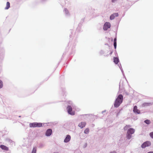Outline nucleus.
<instances>
[{
    "label": "nucleus",
    "instance_id": "nucleus-1",
    "mask_svg": "<svg viewBox=\"0 0 153 153\" xmlns=\"http://www.w3.org/2000/svg\"><path fill=\"white\" fill-rule=\"evenodd\" d=\"M123 100V97L122 94H120L116 98L114 104L115 107H118L122 102Z\"/></svg>",
    "mask_w": 153,
    "mask_h": 153
},
{
    "label": "nucleus",
    "instance_id": "nucleus-2",
    "mask_svg": "<svg viewBox=\"0 0 153 153\" xmlns=\"http://www.w3.org/2000/svg\"><path fill=\"white\" fill-rule=\"evenodd\" d=\"M134 129L132 128H130L128 130L126 135V137L128 139H130L131 137V134L134 133Z\"/></svg>",
    "mask_w": 153,
    "mask_h": 153
},
{
    "label": "nucleus",
    "instance_id": "nucleus-3",
    "mask_svg": "<svg viewBox=\"0 0 153 153\" xmlns=\"http://www.w3.org/2000/svg\"><path fill=\"white\" fill-rule=\"evenodd\" d=\"M42 124L40 123H30L29 124V126L30 128L31 127H40L42 126Z\"/></svg>",
    "mask_w": 153,
    "mask_h": 153
},
{
    "label": "nucleus",
    "instance_id": "nucleus-4",
    "mask_svg": "<svg viewBox=\"0 0 153 153\" xmlns=\"http://www.w3.org/2000/svg\"><path fill=\"white\" fill-rule=\"evenodd\" d=\"M67 109L69 114L73 115L75 114V111H72V108L70 105H68L67 107Z\"/></svg>",
    "mask_w": 153,
    "mask_h": 153
},
{
    "label": "nucleus",
    "instance_id": "nucleus-5",
    "mask_svg": "<svg viewBox=\"0 0 153 153\" xmlns=\"http://www.w3.org/2000/svg\"><path fill=\"white\" fill-rule=\"evenodd\" d=\"M111 25L108 22H106L104 25L103 26V29L105 30H108V28L110 27Z\"/></svg>",
    "mask_w": 153,
    "mask_h": 153
},
{
    "label": "nucleus",
    "instance_id": "nucleus-6",
    "mask_svg": "<svg viewBox=\"0 0 153 153\" xmlns=\"http://www.w3.org/2000/svg\"><path fill=\"white\" fill-rule=\"evenodd\" d=\"M151 143L149 141H146L143 143L141 145V147L143 148H145L147 146H150Z\"/></svg>",
    "mask_w": 153,
    "mask_h": 153
},
{
    "label": "nucleus",
    "instance_id": "nucleus-7",
    "mask_svg": "<svg viewBox=\"0 0 153 153\" xmlns=\"http://www.w3.org/2000/svg\"><path fill=\"white\" fill-rule=\"evenodd\" d=\"M86 125V123L85 122H81L78 124V126L81 128L84 127Z\"/></svg>",
    "mask_w": 153,
    "mask_h": 153
},
{
    "label": "nucleus",
    "instance_id": "nucleus-8",
    "mask_svg": "<svg viewBox=\"0 0 153 153\" xmlns=\"http://www.w3.org/2000/svg\"><path fill=\"white\" fill-rule=\"evenodd\" d=\"M52 133V130L51 129H48L46 131V135L47 136H50Z\"/></svg>",
    "mask_w": 153,
    "mask_h": 153
},
{
    "label": "nucleus",
    "instance_id": "nucleus-9",
    "mask_svg": "<svg viewBox=\"0 0 153 153\" xmlns=\"http://www.w3.org/2000/svg\"><path fill=\"white\" fill-rule=\"evenodd\" d=\"M71 136L69 135H67L64 140V142L65 143H67L70 140Z\"/></svg>",
    "mask_w": 153,
    "mask_h": 153
},
{
    "label": "nucleus",
    "instance_id": "nucleus-10",
    "mask_svg": "<svg viewBox=\"0 0 153 153\" xmlns=\"http://www.w3.org/2000/svg\"><path fill=\"white\" fill-rule=\"evenodd\" d=\"M133 111L135 113L139 114L140 113V111L137 109V107L136 106H135L133 108Z\"/></svg>",
    "mask_w": 153,
    "mask_h": 153
},
{
    "label": "nucleus",
    "instance_id": "nucleus-11",
    "mask_svg": "<svg viewBox=\"0 0 153 153\" xmlns=\"http://www.w3.org/2000/svg\"><path fill=\"white\" fill-rule=\"evenodd\" d=\"M118 16V13H114L112 14L110 17V19H114L115 17H117Z\"/></svg>",
    "mask_w": 153,
    "mask_h": 153
},
{
    "label": "nucleus",
    "instance_id": "nucleus-12",
    "mask_svg": "<svg viewBox=\"0 0 153 153\" xmlns=\"http://www.w3.org/2000/svg\"><path fill=\"white\" fill-rule=\"evenodd\" d=\"M0 147L2 149L5 151H8L9 150L8 147L4 145H1Z\"/></svg>",
    "mask_w": 153,
    "mask_h": 153
},
{
    "label": "nucleus",
    "instance_id": "nucleus-13",
    "mask_svg": "<svg viewBox=\"0 0 153 153\" xmlns=\"http://www.w3.org/2000/svg\"><path fill=\"white\" fill-rule=\"evenodd\" d=\"M119 62V59L117 57H114V63L117 64Z\"/></svg>",
    "mask_w": 153,
    "mask_h": 153
},
{
    "label": "nucleus",
    "instance_id": "nucleus-14",
    "mask_svg": "<svg viewBox=\"0 0 153 153\" xmlns=\"http://www.w3.org/2000/svg\"><path fill=\"white\" fill-rule=\"evenodd\" d=\"M10 7V3L9 2H7L6 3V6L5 8V9H8Z\"/></svg>",
    "mask_w": 153,
    "mask_h": 153
},
{
    "label": "nucleus",
    "instance_id": "nucleus-15",
    "mask_svg": "<svg viewBox=\"0 0 153 153\" xmlns=\"http://www.w3.org/2000/svg\"><path fill=\"white\" fill-rule=\"evenodd\" d=\"M89 131V129L88 128H86L84 131V132L85 134H88Z\"/></svg>",
    "mask_w": 153,
    "mask_h": 153
},
{
    "label": "nucleus",
    "instance_id": "nucleus-16",
    "mask_svg": "<svg viewBox=\"0 0 153 153\" xmlns=\"http://www.w3.org/2000/svg\"><path fill=\"white\" fill-rule=\"evenodd\" d=\"M130 127V125H126L125 126L124 128V130H126L127 129Z\"/></svg>",
    "mask_w": 153,
    "mask_h": 153
},
{
    "label": "nucleus",
    "instance_id": "nucleus-17",
    "mask_svg": "<svg viewBox=\"0 0 153 153\" xmlns=\"http://www.w3.org/2000/svg\"><path fill=\"white\" fill-rule=\"evenodd\" d=\"M144 122L147 124H149L150 123V121L149 120H146Z\"/></svg>",
    "mask_w": 153,
    "mask_h": 153
},
{
    "label": "nucleus",
    "instance_id": "nucleus-18",
    "mask_svg": "<svg viewBox=\"0 0 153 153\" xmlns=\"http://www.w3.org/2000/svg\"><path fill=\"white\" fill-rule=\"evenodd\" d=\"M36 148H33L32 153H36Z\"/></svg>",
    "mask_w": 153,
    "mask_h": 153
},
{
    "label": "nucleus",
    "instance_id": "nucleus-19",
    "mask_svg": "<svg viewBox=\"0 0 153 153\" xmlns=\"http://www.w3.org/2000/svg\"><path fill=\"white\" fill-rule=\"evenodd\" d=\"M64 10H65V14H67L69 13L68 10L67 9L65 8L64 9Z\"/></svg>",
    "mask_w": 153,
    "mask_h": 153
},
{
    "label": "nucleus",
    "instance_id": "nucleus-20",
    "mask_svg": "<svg viewBox=\"0 0 153 153\" xmlns=\"http://www.w3.org/2000/svg\"><path fill=\"white\" fill-rule=\"evenodd\" d=\"M150 104V103H145L143 104V105L144 106H146L149 105Z\"/></svg>",
    "mask_w": 153,
    "mask_h": 153
},
{
    "label": "nucleus",
    "instance_id": "nucleus-21",
    "mask_svg": "<svg viewBox=\"0 0 153 153\" xmlns=\"http://www.w3.org/2000/svg\"><path fill=\"white\" fill-rule=\"evenodd\" d=\"M3 86V82L2 81L0 80V88H2Z\"/></svg>",
    "mask_w": 153,
    "mask_h": 153
},
{
    "label": "nucleus",
    "instance_id": "nucleus-22",
    "mask_svg": "<svg viewBox=\"0 0 153 153\" xmlns=\"http://www.w3.org/2000/svg\"><path fill=\"white\" fill-rule=\"evenodd\" d=\"M149 135L151 137L153 138V132H151L149 134Z\"/></svg>",
    "mask_w": 153,
    "mask_h": 153
},
{
    "label": "nucleus",
    "instance_id": "nucleus-23",
    "mask_svg": "<svg viewBox=\"0 0 153 153\" xmlns=\"http://www.w3.org/2000/svg\"><path fill=\"white\" fill-rule=\"evenodd\" d=\"M114 45L115 49H116L117 47V42H114Z\"/></svg>",
    "mask_w": 153,
    "mask_h": 153
},
{
    "label": "nucleus",
    "instance_id": "nucleus-24",
    "mask_svg": "<svg viewBox=\"0 0 153 153\" xmlns=\"http://www.w3.org/2000/svg\"><path fill=\"white\" fill-rule=\"evenodd\" d=\"M114 42H117V38H115L114 39Z\"/></svg>",
    "mask_w": 153,
    "mask_h": 153
},
{
    "label": "nucleus",
    "instance_id": "nucleus-25",
    "mask_svg": "<svg viewBox=\"0 0 153 153\" xmlns=\"http://www.w3.org/2000/svg\"><path fill=\"white\" fill-rule=\"evenodd\" d=\"M117 0H112L111 1L112 2H114L115 1H116Z\"/></svg>",
    "mask_w": 153,
    "mask_h": 153
},
{
    "label": "nucleus",
    "instance_id": "nucleus-26",
    "mask_svg": "<svg viewBox=\"0 0 153 153\" xmlns=\"http://www.w3.org/2000/svg\"><path fill=\"white\" fill-rule=\"evenodd\" d=\"M110 153H116V152L115 151H113L112 152H111Z\"/></svg>",
    "mask_w": 153,
    "mask_h": 153
},
{
    "label": "nucleus",
    "instance_id": "nucleus-27",
    "mask_svg": "<svg viewBox=\"0 0 153 153\" xmlns=\"http://www.w3.org/2000/svg\"><path fill=\"white\" fill-rule=\"evenodd\" d=\"M148 153H153V152H148Z\"/></svg>",
    "mask_w": 153,
    "mask_h": 153
},
{
    "label": "nucleus",
    "instance_id": "nucleus-28",
    "mask_svg": "<svg viewBox=\"0 0 153 153\" xmlns=\"http://www.w3.org/2000/svg\"><path fill=\"white\" fill-rule=\"evenodd\" d=\"M119 113V112L117 114V115L118 116Z\"/></svg>",
    "mask_w": 153,
    "mask_h": 153
}]
</instances>
